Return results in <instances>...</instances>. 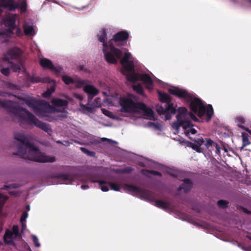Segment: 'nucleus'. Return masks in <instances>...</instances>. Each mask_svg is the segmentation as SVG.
Here are the masks:
<instances>
[{"label": "nucleus", "instance_id": "obj_12", "mask_svg": "<svg viewBox=\"0 0 251 251\" xmlns=\"http://www.w3.org/2000/svg\"><path fill=\"white\" fill-rule=\"evenodd\" d=\"M125 189L128 191L133 192V195H136L137 196H139L143 199L150 200V193L147 191L142 190L137 187L130 185L126 186Z\"/></svg>", "mask_w": 251, "mask_h": 251}, {"label": "nucleus", "instance_id": "obj_58", "mask_svg": "<svg viewBox=\"0 0 251 251\" xmlns=\"http://www.w3.org/2000/svg\"><path fill=\"white\" fill-rule=\"evenodd\" d=\"M102 141H107L108 142H109V143L110 142H113V141L110 140V139H107V138H103L102 139Z\"/></svg>", "mask_w": 251, "mask_h": 251}, {"label": "nucleus", "instance_id": "obj_2", "mask_svg": "<svg viewBox=\"0 0 251 251\" xmlns=\"http://www.w3.org/2000/svg\"><path fill=\"white\" fill-rule=\"evenodd\" d=\"M169 92L189 103L190 110H213L211 104L205 103L201 99L185 89L175 87L169 89Z\"/></svg>", "mask_w": 251, "mask_h": 251}, {"label": "nucleus", "instance_id": "obj_52", "mask_svg": "<svg viewBox=\"0 0 251 251\" xmlns=\"http://www.w3.org/2000/svg\"><path fill=\"white\" fill-rule=\"evenodd\" d=\"M16 28V35L18 36H22L23 34H22V30L19 27H17Z\"/></svg>", "mask_w": 251, "mask_h": 251}, {"label": "nucleus", "instance_id": "obj_24", "mask_svg": "<svg viewBox=\"0 0 251 251\" xmlns=\"http://www.w3.org/2000/svg\"><path fill=\"white\" fill-rule=\"evenodd\" d=\"M139 76L140 75L138 74L135 73L134 72H132L127 74L126 75V78L128 81L133 83L139 79Z\"/></svg>", "mask_w": 251, "mask_h": 251}, {"label": "nucleus", "instance_id": "obj_3", "mask_svg": "<svg viewBox=\"0 0 251 251\" xmlns=\"http://www.w3.org/2000/svg\"><path fill=\"white\" fill-rule=\"evenodd\" d=\"M10 115L13 120L18 122L21 126L25 125H34L51 135L52 130L49 125L39 121L34 116L31 114L28 111H10Z\"/></svg>", "mask_w": 251, "mask_h": 251}, {"label": "nucleus", "instance_id": "obj_61", "mask_svg": "<svg viewBox=\"0 0 251 251\" xmlns=\"http://www.w3.org/2000/svg\"><path fill=\"white\" fill-rule=\"evenodd\" d=\"M154 174L157 175H160L159 173H157V172H154Z\"/></svg>", "mask_w": 251, "mask_h": 251}, {"label": "nucleus", "instance_id": "obj_7", "mask_svg": "<svg viewBox=\"0 0 251 251\" xmlns=\"http://www.w3.org/2000/svg\"><path fill=\"white\" fill-rule=\"evenodd\" d=\"M17 98L22 100L32 110H57L55 108H53L49 102L44 100H36L35 98L30 97L23 98L17 97Z\"/></svg>", "mask_w": 251, "mask_h": 251}, {"label": "nucleus", "instance_id": "obj_1", "mask_svg": "<svg viewBox=\"0 0 251 251\" xmlns=\"http://www.w3.org/2000/svg\"><path fill=\"white\" fill-rule=\"evenodd\" d=\"M160 116H164L165 120L171 119L172 115H176V121L172 124L174 129L178 132L180 126H182L186 134H196L197 131L193 128V126L188 121V111H157Z\"/></svg>", "mask_w": 251, "mask_h": 251}, {"label": "nucleus", "instance_id": "obj_62", "mask_svg": "<svg viewBox=\"0 0 251 251\" xmlns=\"http://www.w3.org/2000/svg\"><path fill=\"white\" fill-rule=\"evenodd\" d=\"M122 112H130V111H126V110H125V111H121Z\"/></svg>", "mask_w": 251, "mask_h": 251}, {"label": "nucleus", "instance_id": "obj_32", "mask_svg": "<svg viewBox=\"0 0 251 251\" xmlns=\"http://www.w3.org/2000/svg\"><path fill=\"white\" fill-rule=\"evenodd\" d=\"M54 91V86H51L42 94V96L44 98H49Z\"/></svg>", "mask_w": 251, "mask_h": 251}, {"label": "nucleus", "instance_id": "obj_35", "mask_svg": "<svg viewBox=\"0 0 251 251\" xmlns=\"http://www.w3.org/2000/svg\"><path fill=\"white\" fill-rule=\"evenodd\" d=\"M102 105V100L100 98H96L93 103V106L96 108L100 107Z\"/></svg>", "mask_w": 251, "mask_h": 251}, {"label": "nucleus", "instance_id": "obj_26", "mask_svg": "<svg viewBox=\"0 0 251 251\" xmlns=\"http://www.w3.org/2000/svg\"><path fill=\"white\" fill-rule=\"evenodd\" d=\"M192 187V182L190 180L186 179L184 180V183L180 187V189H183L186 192L190 190Z\"/></svg>", "mask_w": 251, "mask_h": 251}, {"label": "nucleus", "instance_id": "obj_39", "mask_svg": "<svg viewBox=\"0 0 251 251\" xmlns=\"http://www.w3.org/2000/svg\"><path fill=\"white\" fill-rule=\"evenodd\" d=\"M100 186L101 190L103 192H107L108 191V183H106L103 181H100Z\"/></svg>", "mask_w": 251, "mask_h": 251}, {"label": "nucleus", "instance_id": "obj_27", "mask_svg": "<svg viewBox=\"0 0 251 251\" xmlns=\"http://www.w3.org/2000/svg\"><path fill=\"white\" fill-rule=\"evenodd\" d=\"M22 67V64L19 63H11L10 64V68L13 72H20Z\"/></svg>", "mask_w": 251, "mask_h": 251}, {"label": "nucleus", "instance_id": "obj_36", "mask_svg": "<svg viewBox=\"0 0 251 251\" xmlns=\"http://www.w3.org/2000/svg\"><path fill=\"white\" fill-rule=\"evenodd\" d=\"M103 113L107 116V117L113 119H120L121 120V118H118L116 116L114 115L111 111H102Z\"/></svg>", "mask_w": 251, "mask_h": 251}, {"label": "nucleus", "instance_id": "obj_18", "mask_svg": "<svg viewBox=\"0 0 251 251\" xmlns=\"http://www.w3.org/2000/svg\"><path fill=\"white\" fill-rule=\"evenodd\" d=\"M14 138L15 140L20 142L21 145L18 147L19 151L20 149H24V147H23L24 145H25L26 144H29L27 141L26 137L21 132H16L14 134Z\"/></svg>", "mask_w": 251, "mask_h": 251}, {"label": "nucleus", "instance_id": "obj_30", "mask_svg": "<svg viewBox=\"0 0 251 251\" xmlns=\"http://www.w3.org/2000/svg\"><path fill=\"white\" fill-rule=\"evenodd\" d=\"M242 137L243 145L242 147H241V149H243L244 147L249 145L250 144V142L248 138V135L247 133H242Z\"/></svg>", "mask_w": 251, "mask_h": 251}, {"label": "nucleus", "instance_id": "obj_55", "mask_svg": "<svg viewBox=\"0 0 251 251\" xmlns=\"http://www.w3.org/2000/svg\"><path fill=\"white\" fill-rule=\"evenodd\" d=\"M216 149V152L217 153L219 154L220 153L221 148L218 146V145L216 143L214 145Z\"/></svg>", "mask_w": 251, "mask_h": 251}, {"label": "nucleus", "instance_id": "obj_19", "mask_svg": "<svg viewBox=\"0 0 251 251\" xmlns=\"http://www.w3.org/2000/svg\"><path fill=\"white\" fill-rule=\"evenodd\" d=\"M50 102L52 105L55 107H61L68 105L69 102L66 99H62L58 98H53Z\"/></svg>", "mask_w": 251, "mask_h": 251}, {"label": "nucleus", "instance_id": "obj_47", "mask_svg": "<svg viewBox=\"0 0 251 251\" xmlns=\"http://www.w3.org/2000/svg\"><path fill=\"white\" fill-rule=\"evenodd\" d=\"M32 238L33 240V242L35 244V245L36 247H39L40 246V244L39 243V240L38 238L35 235H32Z\"/></svg>", "mask_w": 251, "mask_h": 251}, {"label": "nucleus", "instance_id": "obj_21", "mask_svg": "<svg viewBox=\"0 0 251 251\" xmlns=\"http://www.w3.org/2000/svg\"><path fill=\"white\" fill-rule=\"evenodd\" d=\"M14 102L10 100H0V108H12L10 110H26L25 108L18 109L17 108H13Z\"/></svg>", "mask_w": 251, "mask_h": 251}, {"label": "nucleus", "instance_id": "obj_25", "mask_svg": "<svg viewBox=\"0 0 251 251\" xmlns=\"http://www.w3.org/2000/svg\"><path fill=\"white\" fill-rule=\"evenodd\" d=\"M26 80L31 83H38L42 81L41 78L34 75H30L29 74L26 75Z\"/></svg>", "mask_w": 251, "mask_h": 251}, {"label": "nucleus", "instance_id": "obj_23", "mask_svg": "<svg viewBox=\"0 0 251 251\" xmlns=\"http://www.w3.org/2000/svg\"><path fill=\"white\" fill-rule=\"evenodd\" d=\"M16 19L14 16L6 18L4 21V24L6 27H16Z\"/></svg>", "mask_w": 251, "mask_h": 251}, {"label": "nucleus", "instance_id": "obj_28", "mask_svg": "<svg viewBox=\"0 0 251 251\" xmlns=\"http://www.w3.org/2000/svg\"><path fill=\"white\" fill-rule=\"evenodd\" d=\"M8 29L3 31L0 32V36H6L7 37L10 36L13 33V30L16 28V27H7Z\"/></svg>", "mask_w": 251, "mask_h": 251}, {"label": "nucleus", "instance_id": "obj_33", "mask_svg": "<svg viewBox=\"0 0 251 251\" xmlns=\"http://www.w3.org/2000/svg\"><path fill=\"white\" fill-rule=\"evenodd\" d=\"M63 82L67 85L73 84L75 83L74 80L71 77L67 75H63L62 77Z\"/></svg>", "mask_w": 251, "mask_h": 251}, {"label": "nucleus", "instance_id": "obj_43", "mask_svg": "<svg viewBox=\"0 0 251 251\" xmlns=\"http://www.w3.org/2000/svg\"><path fill=\"white\" fill-rule=\"evenodd\" d=\"M0 96L2 97H10V96H13L15 98H17V97L15 95H12V94L6 92L4 91H2L0 90Z\"/></svg>", "mask_w": 251, "mask_h": 251}, {"label": "nucleus", "instance_id": "obj_11", "mask_svg": "<svg viewBox=\"0 0 251 251\" xmlns=\"http://www.w3.org/2000/svg\"><path fill=\"white\" fill-rule=\"evenodd\" d=\"M131 54L130 52H126L124 56L120 60V63L127 71L133 72L134 70V64L133 61L130 60Z\"/></svg>", "mask_w": 251, "mask_h": 251}, {"label": "nucleus", "instance_id": "obj_13", "mask_svg": "<svg viewBox=\"0 0 251 251\" xmlns=\"http://www.w3.org/2000/svg\"><path fill=\"white\" fill-rule=\"evenodd\" d=\"M40 65L46 69H49L56 74L60 73L63 69L59 66H54L52 62L47 58L41 59L40 61Z\"/></svg>", "mask_w": 251, "mask_h": 251}, {"label": "nucleus", "instance_id": "obj_37", "mask_svg": "<svg viewBox=\"0 0 251 251\" xmlns=\"http://www.w3.org/2000/svg\"><path fill=\"white\" fill-rule=\"evenodd\" d=\"M18 5L17 8H20L22 12H25L26 10L27 4L25 1H23L20 3H16Z\"/></svg>", "mask_w": 251, "mask_h": 251}, {"label": "nucleus", "instance_id": "obj_9", "mask_svg": "<svg viewBox=\"0 0 251 251\" xmlns=\"http://www.w3.org/2000/svg\"><path fill=\"white\" fill-rule=\"evenodd\" d=\"M21 238L17 226H14L11 229L6 230L3 237L4 242L6 244L12 245Z\"/></svg>", "mask_w": 251, "mask_h": 251}, {"label": "nucleus", "instance_id": "obj_20", "mask_svg": "<svg viewBox=\"0 0 251 251\" xmlns=\"http://www.w3.org/2000/svg\"><path fill=\"white\" fill-rule=\"evenodd\" d=\"M141 81L145 83L148 89L151 90L153 87V81L151 76L147 74H142L139 76Z\"/></svg>", "mask_w": 251, "mask_h": 251}, {"label": "nucleus", "instance_id": "obj_17", "mask_svg": "<svg viewBox=\"0 0 251 251\" xmlns=\"http://www.w3.org/2000/svg\"><path fill=\"white\" fill-rule=\"evenodd\" d=\"M0 6L11 11H14L18 7V5L15 3L14 0H1Z\"/></svg>", "mask_w": 251, "mask_h": 251}, {"label": "nucleus", "instance_id": "obj_57", "mask_svg": "<svg viewBox=\"0 0 251 251\" xmlns=\"http://www.w3.org/2000/svg\"><path fill=\"white\" fill-rule=\"evenodd\" d=\"M81 188L82 189H86L88 188V186L87 185H83L81 186Z\"/></svg>", "mask_w": 251, "mask_h": 251}, {"label": "nucleus", "instance_id": "obj_54", "mask_svg": "<svg viewBox=\"0 0 251 251\" xmlns=\"http://www.w3.org/2000/svg\"><path fill=\"white\" fill-rule=\"evenodd\" d=\"M43 82H44L50 83L53 82V83H54V81L53 80L50 79V78H45V79L43 81Z\"/></svg>", "mask_w": 251, "mask_h": 251}, {"label": "nucleus", "instance_id": "obj_45", "mask_svg": "<svg viewBox=\"0 0 251 251\" xmlns=\"http://www.w3.org/2000/svg\"><path fill=\"white\" fill-rule=\"evenodd\" d=\"M218 206L222 208L226 207L227 206V202L224 200H220L218 201Z\"/></svg>", "mask_w": 251, "mask_h": 251}, {"label": "nucleus", "instance_id": "obj_53", "mask_svg": "<svg viewBox=\"0 0 251 251\" xmlns=\"http://www.w3.org/2000/svg\"><path fill=\"white\" fill-rule=\"evenodd\" d=\"M145 112V115L146 116H150V117H152L153 112V111H144Z\"/></svg>", "mask_w": 251, "mask_h": 251}, {"label": "nucleus", "instance_id": "obj_34", "mask_svg": "<svg viewBox=\"0 0 251 251\" xmlns=\"http://www.w3.org/2000/svg\"><path fill=\"white\" fill-rule=\"evenodd\" d=\"M133 88L138 94L144 95V90L140 84H138L137 85L134 86Z\"/></svg>", "mask_w": 251, "mask_h": 251}, {"label": "nucleus", "instance_id": "obj_4", "mask_svg": "<svg viewBox=\"0 0 251 251\" xmlns=\"http://www.w3.org/2000/svg\"><path fill=\"white\" fill-rule=\"evenodd\" d=\"M23 147L24 149H20L16 154L25 160L39 162H53L55 161V157L45 155L31 144H26Z\"/></svg>", "mask_w": 251, "mask_h": 251}, {"label": "nucleus", "instance_id": "obj_46", "mask_svg": "<svg viewBox=\"0 0 251 251\" xmlns=\"http://www.w3.org/2000/svg\"><path fill=\"white\" fill-rule=\"evenodd\" d=\"M80 150H81V151L82 152H83L84 153H85V154H87L88 155L93 156V155H94L95 154L94 152H93V151H90L87 149H86V148H81Z\"/></svg>", "mask_w": 251, "mask_h": 251}, {"label": "nucleus", "instance_id": "obj_31", "mask_svg": "<svg viewBox=\"0 0 251 251\" xmlns=\"http://www.w3.org/2000/svg\"><path fill=\"white\" fill-rule=\"evenodd\" d=\"M24 33L26 36H30L33 35L34 32V29L31 26H24Z\"/></svg>", "mask_w": 251, "mask_h": 251}, {"label": "nucleus", "instance_id": "obj_56", "mask_svg": "<svg viewBox=\"0 0 251 251\" xmlns=\"http://www.w3.org/2000/svg\"><path fill=\"white\" fill-rule=\"evenodd\" d=\"M244 129L247 131L250 135H251V130H250L247 127H245Z\"/></svg>", "mask_w": 251, "mask_h": 251}, {"label": "nucleus", "instance_id": "obj_51", "mask_svg": "<svg viewBox=\"0 0 251 251\" xmlns=\"http://www.w3.org/2000/svg\"><path fill=\"white\" fill-rule=\"evenodd\" d=\"M204 142V140L203 139H199L196 141V145L199 146L200 147L201 145Z\"/></svg>", "mask_w": 251, "mask_h": 251}, {"label": "nucleus", "instance_id": "obj_14", "mask_svg": "<svg viewBox=\"0 0 251 251\" xmlns=\"http://www.w3.org/2000/svg\"><path fill=\"white\" fill-rule=\"evenodd\" d=\"M158 95L160 101L165 102L169 105L168 108L166 109L162 108L161 110H187L185 107H179L176 109L175 108H174L173 106H170L169 104L171 102L172 99L168 94L158 91Z\"/></svg>", "mask_w": 251, "mask_h": 251}, {"label": "nucleus", "instance_id": "obj_16", "mask_svg": "<svg viewBox=\"0 0 251 251\" xmlns=\"http://www.w3.org/2000/svg\"><path fill=\"white\" fill-rule=\"evenodd\" d=\"M129 36V33L127 31L123 30L114 35L111 40L115 42L125 41L127 40Z\"/></svg>", "mask_w": 251, "mask_h": 251}, {"label": "nucleus", "instance_id": "obj_49", "mask_svg": "<svg viewBox=\"0 0 251 251\" xmlns=\"http://www.w3.org/2000/svg\"><path fill=\"white\" fill-rule=\"evenodd\" d=\"M104 102L107 105H112V101L110 98H107L104 100Z\"/></svg>", "mask_w": 251, "mask_h": 251}, {"label": "nucleus", "instance_id": "obj_10", "mask_svg": "<svg viewBox=\"0 0 251 251\" xmlns=\"http://www.w3.org/2000/svg\"><path fill=\"white\" fill-rule=\"evenodd\" d=\"M198 115L201 119V121H208L213 115V111H191L189 113L187 112V117L188 118V121L189 122L190 119H192L194 121H198L196 117Z\"/></svg>", "mask_w": 251, "mask_h": 251}, {"label": "nucleus", "instance_id": "obj_41", "mask_svg": "<svg viewBox=\"0 0 251 251\" xmlns=\"http://www.w3.org/2000/svg\"><path fill=\"white\" fill-rule=\"evenodd\" d=\"M109 186L110 187L111 189L116 191H119L120 190V186L114 183H108Z\"/></svg>", "mask_w": 251, "mask_h": 251}, {"label": "nucleus", "instance_id": "obj_60", "mask_svg": "<svg viewBox=\"0 0 251 251\" xmlns=\"http://www.w3.org/2000/svg\"><path fill=\"white\" fill-rule=\"evenodd\" d=\"M85 110H92L91 108H89V107H86V109Z\"/></svg>", "mask_w": 251, "mask_h": 251}, {"label": "nucleus", "instance_id": "obj_44", "mask_svg": "<svg viewBox=\"0 0 251 251\" xmlns=\"http://www.w3.org/2000/svg\"><path fill=\"white\" fill-rule=\"evenodd\" d=\"M216 143L214 142L212 140L210 139H206L205 141V145L207 148H209L210 147L215 145Z\"/></svg>", "mask_w": 251, "mask_h": 251}, {"label": "nucleus", "instance_id": "obj_42", "mask_svg": "<svg viewBox=\"0 0 251 251\" xmlns=\"http://www.w3.org/2000/svg\"><path fill=\"white\" fill-rule=\"evenodd\" d=\"M0 72L5 76H8L10 74V67L7 68H2L0 69Z\"/></svg>", "mask_w": 251, "mask_h": 251}, {"label": "nucleus", "instance_id": "obj_48", "mask_svg": "<svg viewBox=\"0 0 251 251\" xmlns=\"http://www.w3.org/2000/svg\"><path fill=\"white\" fill-rule=\"evenodd\" d=\"M191 147L193 149L196 150L198 152H201L202 151L201 148L196 144H193L191 146Z\"/></svg>", "mask_w": 251, "mask_h": 251}, {"label": "nucleus", "instance_id": "obj_6", "mask_svg": "<svg viewBox=\"0 0 251 251\" xmlns=\"http://www.w3.org/2000/svg\"><path fill=\"white\" fill-rule=\"evenodd\" d=\"M119 101L122 107L121 110H152L145 104L138 102L137 97L131 94L121 97Z\"/></svg>", "mask_w": 251, "mask_h": 251}, {"label": "nucleus", "instance_id": "obj_29", "mask_svg": "<svg viewBox=\"0 0 251 251\" xmlns=\"http://www.w3.org/2000/svg\"><path fill=\"white\" fill-rule=\"evenodd\" d=\"M236 123L237 124L238 126L242 129H244L246 127L245 126V121L242 117H237L236 118Z\"/></svg>", "mask_w": 251, "mask_h": 251}, {"label": "nucleus", "instance_id": "obj_40", "mask_svg": "<svg viewBox=\"0 0 251 251\" xmlns=\"http://www.w3.org/2000/svg\"><path fill=\"white\" fill-rule=\"evenodd\" d=\"M7 199V197L4 196L0 193V213L1 212V209L4 204V203Z\"/></svg>", "mask_w": 251, "mask_h": 251}, {"label": "nucleus", "instance_id": "obj_5", "mask_svg": "<svg viewBox=\"0 0 251 251\" xmlns=\"http://www.w3.org/2000/svg\"><path fill=\"white\" fill-rule=\"evenodd\" d=\"M107 30L103 28L100 31L98 35V40L102 43L103 47V52L104 54L105 60L109 63L116 64L117 59L121 58L122 52L121 50L114 47L112 40L107 43L106 40Z\"/></svg>", "mask_w": 251, "mask_h": 251}, {"label": "nucleus", "instance_id": "obj_59", "mask_svg": "<svg viewBox=\"0 0 251 251\" xmlns=\"http://www.w3.org/2000/svg\"><path fill=\"white\" fill-rule=\"evenodd\" d=\"M223 150L225 151V152H228L227 149L225 147H224Z\"/></svg>", "mask_w": 251, "mask_h": 251}, {"label": "nucleus", "instance_id": "obj_63", "mask_svg": "<svg viewBox=\"0 0 251 251\" xmlns=\"http://www.w3.org/2000/svg\"><path fill=\"white\" fill-rule=\"evenodd\" d=\"M100 110H105V109L104 108H101Z\"/></svg>", "mask_w": 251, "mask_h": 251}, {"label": "nucleus", "instance_id": "obj_64", "mask_svg": "<svg viewBox=\"0 0 251 251\" xmlns=\"http://www.w3.org/2000/svg\"><path fill=\"white\" fill-rule=\"evenodd\" d=\"M27 209H28V210H29V206H28V207H27Z\"/></svg>", "mask_w": 251, "mask_h": 251}, {"label": "nucleus", "instance_id": "obj_8", "mask_svg": "<svg viewBox=\"0 0 251 251\" xmlns=\"http://www.w3.org/2000/svg\"><path fill=\"white\" fill-rule=\"evenodd\" d=\"M36 114L47 121L61 120L67 117L66 111H36Z\"/></svg>", "mask_w": 251, "mask_h": 251}, {"label": "nucleus", "instance_id": "obj_22", "mask_svg": "<svg viewBox=\"0 0 251 251\" xmlns=\"http://www.w3.org/2000/svg\"><path fill=\"white\" fill-rule=\"evenodd\" d=\"M84 91L89 96L94 97L99 93V90L94 86L91 85H87L84 87Z\"/></svg>", "mask_w": 251, "mask_h": 251}, {"label": "nucleus", "instance_id": "obj_38", "mask_svg": "<svg viewBox=\"0 0 251 251\" xmlns=\"http://www.w3.org/2000/svg\"><path fill=\"white\" fill-rule=\"evenodd\" d=\"M155 204L157 207L162 208H167L169 207V204L168 203L160 201H156L155 202Z\"/></svg>", "mask_w": 251, "mask_h": 251}, {"label": "nucleus", "instance_id": "obj_15", "mask_svg": "<svg viewBox=\"0 0 251 251\" xmlns=\"http://www.w3.org/2000/svg\"><path fill=\"white\" fill-rule=\"evenodd\" d=\"M22 55V51L20 49L13 48L8 50L7 55L4 57V59L6 61H9L10 59H19Z\"/></svg>", "mask_w": 251, "mask_h": 251}, {"label": "nucleus", "instance_id": "obj_50", "mask_svg": "<svg viewBox=\"0 0 251 251\" xmlns=\"http://www.w3.org/2000/svg\"><path fill=\"white\" fill-rule=\"evenodd\" d=\"M28 216V214L27 212H24L21 217V221L23 222V221H25L26 219L27 218Z\"/></svg>", "mask_w": 251, "mask_h": 251}]
</instances>
